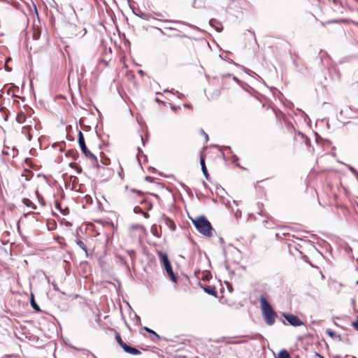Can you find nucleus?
<instances>
[{"mask_svg":"<svg viewBox=\"0 0 358 358\" xmlns=\"http://www.w3.org/2000/svg\"><path fill=\"white\" fill-rule=\"evenodd\" d=\"M140 138H141V141H142V143H143V145H145V140L143 139V136H142L141 135L140 136Z\"/></svg>","mask_w":358,"mask_h":358,"instance_id":"7c9ffc66","label":"nucleus"},{"mask_svg":"<svg viewBox=\"0 0 358 358\" xmlns=\"http://www.w3.org/2000/svg\"><path fill=\"white\" fill-rule=\"evenodd\" d=\"M204 292L213 296L217 297V292L215 289V287L213 286H206L203 287Z\"/></svg>","mask_w":358,"mask_h":358,"instance_id":"9d476101","label":"nucleus"},{"mask_svg":"<svg viewBox=\"0 0 358 358\" xmlns=\"http://www.w3.org/2000/svg\"><path fill=\"white\" fill-rule=\"evenodd\" d=\"M16 120L20 124L23 123L24 122V120H25V117H24V114H19V115H17V117H16Z\"/></svg>","mask_w":358,"mask_h":358,"instance_id":"dca6fc26","label":"nucleus"},{"mask_svg":"<svg viewBox=\"0 0 358 358\" xmlns=\"http://www.w3.org/2000/svg\"><path fill=\"white\" fill-rule=\"evenodd\" d=\"M76 243L80 247V248H81L83 251H85V252L86 253V255L87 256V248H86L85 245L84 244V243L80 239H76Z\"/></svg>","mask_w":358,"mask_h":358,"instance_id":"ddd939ff","label":"nucleus"},{"mask_svg":"<svg viewBox=\"0 0 358 358\" xmlns=\"http://www.w3.org/2000/svg\"><path fill=\"white\" fill-rule=\"evenodd\" d=\"M108 162H109V159H106L104 161H103V164L106 165L108 164Z\"/></svg>","mask_w":358,"mask_h":358,"instance_id":"c756f323","label":"nucleus"},{"mask_svg":"<svg viewBox=\"0 0 358 358\" xmlns=\"http://www.w3.org/2000/svg\"><path fill=\"white\" fill-rule=\"evenodd\" d=\"M55 207L60 210L64 215H66V213H64L60 208V203L58 201L55 202Z\"/></svg>","mask_w":358,"mask_h":358,"instance_id":"b1692460","label":"nucleus"},{"mask_svg":"<svg viewBox=\"0 0 358 358\" xmlns=\"http://www.w3.org/2000/svg\"><path fill=\"white\" fill-rule=\"evenodd\" d=\"M176 23H177V24L182 23V24H184L183 22H176Z\"/></svg>","mask_w":358,"mask_h":358,"instance_id":"ea45409f","label":"nucleus"},{"mask_svg":"<svg viewBox=\"0 0 358 358\" xmlns=\"http://www.w3.org/2000/svg\"><path fill=\"white\" fill-rule=\"evenodd\" d=\"M127 252L131 259H134L135 258L136 252L134 250H129Z\"/></svg>","mask_w":358,"mask_h":358,"instance_id":"6ab92c4d","label":"nucleus"},{"mask_svg":"<svg viewBox=\"0 0 358 358\" xmlns=\"http://www.w3.org/2000/svg\"><path fill=\"white\" fill-rule=\"evenodd\" d=\"M258 214H259V215H264V213H263L262 210H261V209H260V210H259V211L258 212Z\"/></svg>","mask_w":358,"mask_h":358,"instance_id":"f704fd0d","label":"nucleus"},{"mask_svg":"<svg viewBox=\"0 0 358 358\" xmlns=\"http://www.w3.org/2000/svg\"><path fill=\"white\" fill-rule=\"evenodd\" d=\"M200 134H202L205 138H206V141H208V135L201 129H200Z\"/></svg>","mask_w":358,"mask_h":358,"instance_id":"aec40b11","label":"nucleus"},{"mask_svg":"<svg viewBox=\"0 0 358 358\" xmlns=\"http://www.w3.org/2000/svg\"><path fill=\"white\" fill-rule=\"evenodd\" d=\"M122 349L126 353L133 355H138L141 353L138 349L127 344L124 345V346H122Z\"/></svg>","mask_w":358,"mask_h":358,"instance_id":"423d86ee","label":"nucleus"},{"mask_svg":"<svg viewBox=\"0 0 358 358\" xmlns=\"http://www.w3.org/2000/svg\"><path fill=\"white\" fill-rule=\"evenodd\" d=\"M115 338H116V341H117V343L120 345V347H121L122 348V346H124V345H126V344H127V343H125L122 341V339L121 336H120L119 334H117V335H116V336H115Z\"/></svg>","mask_w":358,"mask_h":358,"instance_id":"2eb2a0df","label":"nucleus"},{"mask_svg":"<svg viewBox=\"0 0 358 358\" xmlns=\"http://www.w3.org/2000/svg\"><path fill=\"white\" fill-rule=\"evenodd\" d=\"M183 106L187 108H192V106L189 103H184Z\"/></svg>","mask_w":358,"mask_h":358,"instance_id":"cd10ccee","label":"nucleus"},{"mask_svg":"<svg viewBox=\"0 0 358 358\" xmlns=\"http://www.w3.org/2000/svg\"><path fill=\"white\" fill-rule=\"evenodd\" d=\"M78 144L80 145V148L81 149V151L83 152L84 155L85 157H88V158H90V159L93 160L94 165V166L96 165V168H97V169H98V171L99 172L103 171V175L105 173L107 174L108 173L110 172V169H106L104 166H102L99 165V163H98V160H97L96 157L88 150V148L86 146L85 142V138H84L83 134V132L81 131H79V132H78Z\"/></svg>","mask_w":358,"mask_h":358,"instance_id":"f257e3e1","label":"nucleus"},{"mask_svg":"<svg viewBox=\"0 0 358 358\" xmlns=\"http://www.w3.org/2000/svg\"><path fill=\"white\" fill-rule=\"evenodd\" d=\"M215 23H217V21L214 19H211L210 21H209V24L211 26H215Z\"/></svg>","mask_w":358,"mask_h":358,"instance_id":"a878e982","label":"nucleus"},{"mask_svg":"<svg viewBox=\"0 0 358 358\" xmlns=\"http://www.w3.org/2000/svg\"><path fill=\"white\" fill-rule=\"evenodd\" d=\"M157 255L159 259L160 263L163 265L164 268L166 271L167 275H169L170 280L173 282H177L178 278L173 272L171 264L169 259L166 253L163 252L162 251H159L157 252Z\"/></svg>","mask_w":358,"mask_h":358,"instance_id":"20e7f679","label":"nucleus"},{"mask_svg":"<svg viewBox=\"0 0 358 358\" xmlns=\"http://www.w3.org/2000/svg\"><path fill=\"white\" fill-rule=\"evenodd\" d=\"M22 202L27 206H30L32 209H36V205L33 204L31 201L29 199H23Z\"/></svg>","mask_w":358,"mask_h":358,"instance_id":"4468645a","label":"nucleus"},{"mask_svg":"<svg viewBox=\"0 0 358 358\" xmlns=\"http://www.w3.org/2000/svg\"><path fill=\"white\" fill-rule=\"evenodd\" d=\"M138 73L139 74H141V75H143V74H144V72H143L142 70H139V71H138Z\"/></svg>","mask_w":358,"mask_h":358,"instance_id":"72a5a7b5","label":"nucleus"},{"mask_svg":"<svg viewBox=\"0 0 358 358\" xmlns=\"http://www.w3.org/2000/svg\"><path fill=\"white\" fill-rule=\"evenodd\" d=\"M278 358H291V356L286 350L283 349L279 352Z\"/></svg>","mask_w":358,"mask_h":358,"instance_id":"f8f14e48","label":"nucleus"},{"mask_svg":"<svg viewBox=\"0 0 358 358\" xmlns=\"http://www.w3.org/2000/svg\"><path fill=\"white\" fill-rule=\"evenodd\" d=\"M81 171H82V169L80 167H78V169H77L78 173H80Z\"/></svg>","mask_w":358,"mask_h":358,"instance_id":"c9c22d12","label":"nucleus"},{"mask_svg":"<svg viewBox=\"0 0 358 358\" xmlns=\"http://www.w3.org/2000/svg\"><path fill=\"white\" fill-rule=\"evenodd\" d=\"M259 301L262 310L264 320L266 324L268 326H272L275 324V317L277 314L273 310L272 306L268 303L264 296L262 295L259 297Z\"/></svg>","mask_w":358,"mask_h":358,"instance_id":"f03ea898","label":"nucleus"},{"mask_svg":"<svg viewBox=\"0 0 358 358\" xmlns=\"http://www.w3.org/2000/svg\"><path fill=\"white\" fill-rule=\"evenodd\" d=\"M145 331H146L148 333L154 335L156 338H159V336L152 329L148 328V327H144Z\"/></svg>","mask_w":358,"mask_h":358,"instance_id":"f3484780","label":"nucleus"},{"mask_svg":"<svg viewBox=\"0 0 358 358\" xmlns=\"http://www.w3.org/2000/svg\"><path fill=\"white\" fill-rule=\"evenodd\" d=\"M145 180L148 181H151L152 178L150 176H146Z\"/></svg>","mask_w":358,"mask_h":358,"instance_id":"473e14b6","label":"nucleus"},{"mask_svg":"<svg viewBox=\"0 0 358 358\" xmlns=\"http://www.w3.org/2000/svg\"><path fill=\"white\" fill-rule=\"evenodd\" d=\"M322 358H323V357H322Z\"/></svg>","mask_w":358,"mask_h":358,"instance_id":"a19ab883","label":"nucleus"},{"mask_svg":"<svg viewBox=\"0 0 358 358\" xmlns=\"http://www.w3.org/2000/svg\"><path fill=\"white\" fill-rule=\"evenodd\" d=\"M234 80L236 81H238V79L237 78H236L235 76L234 77Z\"/></svg>","mask_w":358,"mask_h":358,"instance_id":"58836bf2","label":"nucleus"},{"mask_svg":"<svg viewBox=\"0 0 358 358\" xmlns=\"http://www.w3.org/2000/svg\"><path fill=\"white\" fill-rule=\"evenodd\" d=\"M215 29H216V30H217L218 32H220V31H222V28H220V27H215Z\"/></svg>","mask_w":358,"mask_h":358,"instance_id":"2f4dec72","label":"nucleus"},{"mask_svg":"<svg viewBox=\"0 0 358 358\" xmlns=\"http://www.w3.org/2000/svg\"><path fill=\"white\" fill-rule=\"evenodd\" d=\"M283 317L288 323L293 327H299L303 324V322L296 315L290 313H283Z\"/></svg>","mask_w":358,"mask_h":358,"instance_id":"39448f33","label":"nucleus"},{"mask_svg":"<svg viewBox=\"0 0 358 358\" xmlns=\"http://www.w3.org/2000/svg\"><path fill=\"white\" fill-rule=\"evenodd\" d=\"M52 286H53V289L56 291L59 290V288L57 287V285L55 283H52Z\"/></svg>","mask_w":358,"mask_h":358,"instance_id":"c85d7f7f","label":"nucleus"},{"mask_svg":"<svg viewBox=\"0 0 358 358\" xmlns=\"http://www.w3.org/2000/svg\"><path fill=\"white\" fill-rule=\"evenodd\" d=\"M36 195L38 198V200L39 201L41 202V203L43 205V206H45V201L43 200V197L38 193V192L36 191Z\"/></svg>","mask_w":358,"mask_h":358,"instance_id":"a211bd4d","label":"nucleus"},{"mask_svg":"<svg viewBox=\"0 0 358 358\" xmlns=\"http://www.w3.org/2000/svg\"><path fill=\"white\" fill-rule=\"evenodd\" d=\"M193 224L196 230L206 237L213 236V228L210 222L205 216H200L193 220Z\"/></svg>","mask_w":358,"mask_h":358,"instance_id":"7ed1b4c3","label":"nucleus"},{"mask_svg":"<svg viewBox=\"0 0 358 358\" xmlns=\"http://www.w3.org/2000/svg\"><path fill=\"white\" fill-rule=\"evenodd\" d=\"M222 339H224V338H221V339H217V340H216V341H215V342L219 343V342H220V341H221V340H222Z\"/></svg>","mask_w":358,"mask_h":358,"instance_id":"e433bc0d","label":"nucleus"},{"mask_svg":"<svg viewBox=\"0 0 358 358\" xmlns=\"http://www.w3.org/2000/svg\"><path fill=\"white\" fill-rule=\"evenodd\" d=\"M163 220L166 227H168L171 231H174L176 229V224L171 219L166 216H164Z\"/></svg>","mask_w":358,"mask_h":358,"instance_id":"0eeeda50","label":"nucleus"},{"mask_svg":"<svg viewBox=\"0 0 358 358\" xmlns=\"http://www.w3.org/2000/svg\"><path fill=\"white\" fill-rule=\"evenodd\" d=\"M219 94H220L219 91H218V90H216V96H219Z\"/></svg>","mask_w":358,"mask_h":358,"instance_id":"4c0bfd02","label":"nucleus"},{"mask_svg":"<svg viewBox=\"0 0 358 358\" xmlns=\"http://www.w3.org/2000/svg\"><path fill=\"white\" fill-rule=\"evenodd\" d=\"M349 169H350V171L352 173L356 174L357 176H358V173H357V171L355 170V168H353L352 166H349Z\"/></svg>","mask_w":358,"mask_h":358,"instance_id":"393cba45","label":"nucleus"},{"mask_svg":"<svg viewBox=\"0 0 358 358\" xmlns=\"http://www.w3.org/2000/svg\"><path fill=\"white\" fill-rule=\"evenodd\" d=\"M185 24H186V25H187V26H189V27H192V28H193L194 29L199 30V29L196 26H195V25H191V24H187V23H185Z\"/></svg>","mask_w":358,"mask_h":358,"instance_id":"bb28decb","label":"nucleus"},{"mask_svg":"<svg viewBox=\"0 0 358 358\" xmlns=\"http://www.w3.org/2000/svg\"><path fill=\"white\" fill-rule=\"evenodd\" d=\"M30 304H31V308L35 311H36V312H40L41 311L39 306L36 303V302L34 300V296L33 294H31Z\"/></svg>","mask_w":358,"mask_h":358,"instance_id":"9b49d317","label":"nucleus"},{"mask_svg":"<svg viewBox=\"0 0 358 358\" xmlns=\"http://www.w3.org/2000/svg\"><path fill=\"white\" fill-rule=\"evenodd\" d=\"M127 1H128V2H129V8L131 9L132 13H133L135 15H136V16L139 17H140V18H141V19L147 20V18H148V15H147L146 13H143V12H141V11H139V12L136 13V12L135 11V10H134V7L130 4V2H131V1H131V0H127Z\"/></svg>","mask_w":358,"mask_h":358,"instance_id":"1a4fd4ad","label":"nucleus"},{"mask_svg":"<svg viewBox=\"0 0 358 358\" xmlns=\"http://www.w3.org/2000/svg\"><path fill=\"white\" fill-rule=\"evenodd\" d=\"M352 325L356 330L358 331V317H357L356 321L352 322Z\"/></svg>","mask_w":358,"mask_h":358,"instance_id":"4be33fe9","label":"nucleus"},{"mask_svg":"<svg viewBox=\"0 0 358 358\" xmlns=\"http://www.w3.org/2000/svg\"><path fill=\"white\" fill-rule=\"evenodd\" d=\"M200 164L201 166V171L206 178V180H209L210 176L208 174L206 164H205V157L204 156H201L200 158Z\"/></svg>","mask_w":358,"mask_h":358,"instance_id":"6e6552de","label":"nucleus"},{"mask_svg":"<svg viewBox=\"0 0 358 358\" xmlns=\"http://www.w3.org/2000/svg\"><path fill=\"white\" fill-rule=\"evenodd\" d=\"M326 332H327V334L329 336H331V338H334V336H335V333H334L333 331H331V329H327V330L326 331Z\"/></svg>","mask_w":358,"mask_h":358,"instance_id":"5701e85b","label":"nucleus"},{"mask_svg":"<svg viewBox=\"0 0 358 358\" xmlns=\"http://www.w3.org/2000/svg\"><path fill=\"white\" fill-rule=\"evenodd\" d=\"M134 212L135 213H136V214H137V213H141V212H142V209H141V207H139V206H136V207H134Z\"/></svg>","mask_w":358,"mask_h":358,"instance_id":"412c9836","label":"nucleus"}]
</instances>
